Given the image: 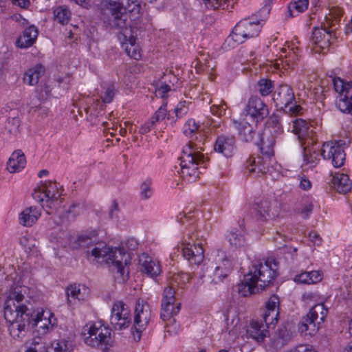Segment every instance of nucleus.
<instances>
[{
  "label": "nucleus",
  "instance_id": "nucleus-47",
  "mask_svg": "<svg viewBox=\"0 0 352 352\" xmlns=\"http://www.w3.org/2000/svg\"><path fill=\"white\" fill-rule=\"evenodd\" d=\"M230 244L234 248H241L245 244V238L243 231H231L227 235Z\"/></svg>",
  "mask_w": 352,
  "mask_h": 352
},
{
  "label": "nucleus",
  "instance_id": "nucleus-63",
  "mask_svg": "<svg viewBox=\"0 0 352 352\" xmlns=\"http://www.w3.org/2000/svg\"><path fill=\"white\" fill-rule=\"evenodd\" d=\"M10 18L12 21L19 23L21 26L24 27L28 24V21L19 14H15L11 16Z\"/></svg>",
  "mask_w": 352,
  "mask_h": 352
},
{
  "label": "nucleus",
  "instance_id": "nucleus-9",
  "mask_svg": "<svg viewBox=\"0 0 352 352\" xmlns=\"http://www.w3.org/2000/svg\"><path fill=\"white\" fill-rule=\"evenodd\" d=\"M268 124L272 129L270 135H264L261 139V151L263 155L272 156L274 155V146L275 144L281 140V135L283 132L280 118L275 114L268 119Z\"/></svg>",
  "mask_w": 352,
  "mask_h": 352
},
{
  "label": "nucleus",
  "instance_id": "nucleus-46",
  "mask_svg": "<svg viewBox=\"0 0 352 352\" xmlns=\"http://www.w3.org/2000/svg\"><path fill=\"white\" fill-rule=\"evenodd\" d=\"M54 19L61 25L67 24L71 19V12L65 6H60L54 10Z\"/></svg>",
  "mask_w": 352,
  "mask_h": 352
},
{
  "label": "nucleus",
  "instance_id": "nucleus-34",
  "mask_svg": "<svg viewBox=\"0 0 352 352\" xmlns=\"http://www.w3.org/2000/svg\"><path fill=\"white\" fill-rule=\"evenodd\" d=\"M74 347L72 338L64 336L54 340L47 347V352H72Z\"/></svg>",
  "mask_w": 352,
  "mask_h": 352
},
{
  "label": "nucleus",
  "instance_id": "nucleus-4",
  "mask_svg": "<svg viewBox=\"0 0 352 352\" xmlns=\"http://www.w3.org/2000/svg\"><path fill=\"white\" fill-rule=\"evenodd\" d=\"M271 5L265 4L256 14L241 20L234 28L227 38L232 47L244 43L247 39L257 36L261 32L264 21L270 14Z\"/></svg>",
  "mask_w": 352,
  "mask_h": 352
},
{
  "label": "nucleus",
  "instance_id": "nucleus-5",
  "mask_svg": "<svg viewBox=\"0 0 352 352\" xmlns=\"http://www.w3.org/2000/svg\"><path fill=\"white\" fill-rule=\"evenodd\" d=\"M199 148L202 150V148L190 140L182 149V153L179 157L180 171L178 173L188 182L195 181L199 177V166L206 167L207 160H205Z\"/></svg>",
  "mask_w": 352,
  "mask_h": 352
},
{
  "label": "nucleus",
  "instance_id": "nucleus-3",
  "mask_svg": "<svg viewBox=\"0 0 352 352\" xmlns=\"http://www.w3.org/2000/svg\"><path fill=\"white\" fill-rule=\"evenodd\" d=\"M277 270V263L273 258L252 265L243 281L238 285L239 294L247 297L264 289L278 276Z\"/></svg>",
  "mask_w": 352,
  "mask_h": 352
},
{
  "label": "nucleus",
  "instance_id": "nucleus-25",
  "mask_svg": "<svg viewBox=\"0 0 352 352\" xmlns=\"http://www.w3.org/2000/svg\"><path fill=\"white\" fill-rule=\"evenodd\" d=\"M235 143V138L233 136L219 135L215 141L214 149L226 157H231L236 150Z\"/></svg>",
  "mask_w": 352,
  "mask_h": 352
},
{
  "label": "nucleus",
  "instance_id": "nucleus-44",
  "mask_svg": "<svg viewBox=\"0 0 352 352\" xmlns=\"http://www.w3.org/2000/svg\"><path fill=\"white\" fill-rule=\"evenodd\" d=\"M309 1L293 0L288 5V15L290 17H294L305 12L308 8Z\"/></svg>",
  "mask_w": 352,
  "mask_h": 352
},
{
  "label": "nucleus",
  "instance_id": "nucleus-33",
  "mask_svg": "<svg viewBox=\"0 0 352 352\" xmlns=\"http://www.w3.org/2000/svg\"><path fill=\"white\" fill-rule=\"evenodd\" d=\"M314 144L301 145L302 146L303 163L302 166H308V168L315 167L320 161L318 151L314 148Z\"/></svg>",
  "mask_w": 352,
  "mask_h": 352
},
{
  "label": "nucleus",
  "instance_id": "nucleus-55",
  "mask_svg": "<svg viewBox=\"0 0 352 352\" xmlns=\"http://www.w3.org/2000/svg\"><path fill=\"white\" fill-rule=\"evenodd\" d=\"M226 109V104L224 102H221L219 104H212L210 107V111L213 115L221 116L225 115Z\"/></svg>",
  "mask_w": 352,
  "mask_h": 352
},
{
  "label": "nucleus",
  "instance_id": "nucleus-7",
  "mask_svg": "<svg viewBox=\"0 0 352 352\" xmlns=\"http://www.w3.org/2000/svg\"><path fill=\"white\" fill-rule=\"evenodd\" d=\"M111 329L101 322L89 323L82 329V336L86 344L99 348L109 342Z\"/></svg>",
  "mask_w": 352,
  "mask_h": 352
},
{
  "label": "nucleus",
  "instance_id": "nucleus-26",
  "mask_svg": "<svg viewBox=\"0 0 352 352\" xmlns=\"http://www.w3.org/2000/svg\"><path fill=\"white\" fill-rule=\"evenodd\" d=\"M279 298L276 295H272L265 303V311L263 314V320L267 324L277 323L279 316Z\"/></svg>",
  "mask_w": 352,
  "mask_h": 352
},
{
  "label": "nucleus",
  "instance_id": "nucleus-59",
  "mask_svg": "<svg viewBox=\"0 0 352 352\" xmlns=\"http://www.w3.org/2000/svg\"><path fill=\"white\" fill-rule=\"evenodd\" d=\"M170 91V87L166 84H162L155 89L156 96L164 98L167 96V93Z\"/></svg>",
  "mask_w": 352,
  "mask_h": 352
},
{
  "label": "nucleus",
  "instance_id": "nucleus-39",
  "mask_svg": "<svg viewBox=\"0 0 352 352\" xmlns=\"http://www.w3.org/2000/svg\"><path fill=\"white\" fill-rule=\"evenodd\" d=\"M322 278V274L320 271H311L296 275L294 280L296 283L310 285L320 282Z\"/></svg>",
  "mask_w": 352,
  "mask_h": 352
},
{
  "label": "nucleus",
  "instance_id": "nucleus-41",
  "mask_svg": "<svg viewBox=\"0 0 352 352\" xmlns=\"http://www.w3.org/2000/svg\"><path fill=\"white\" fill-rule=\"evenodd\" d=\"M328 310L324 304L318 303L310 309L306 316L313 319V322L319 325L321 322H324Z\"/></svg>",
  "mask_w": 352,
  "mask_h": 352
},
{
  "label": "nucleus",
  "instance_id": "nucleus-52",
  "mask_svg": "<svg viewBox=\"0 0 352 352\" xmlns=\"http://www.w3.org/2000/svg\"><path fill=\"white\" fill-rule=\"evenodd\" d=\"M314 210L313 201L311 199L305 200L299 209V213L303 219L309 217Z\"/></svg>",
  "mask_w": 352,
  "mask_h": 352
},
{
  "label": "nucleus",
  "instance_id": "nucleus-62",
  "mask_svg": "<svg viewBox=\"0 0 352 352\" xmlns=\"http://www.w3.org/2000/svg\"><path fill=\"white\" fill-rule=\"evenodd\" d=\"M126 10L129 12H138L140 9V3L138 0H128Z\"/></svg>",
  "mask_w": 352,
  "mask_h": 352
},
{
  "label": "nucleus",
  "instance_id": "nucleus-37",
  "mask_svg": "<svg viewBox=\"0 0 352 352\" xmlns=\"http://www.w3.org/2000/svg\"><path fill=\"white\" fill-rule=\"evenodd\" d=\"M333 186L342 194L349 192L352 188V182L349 176L344 173H336L332 179Z\"/></svg>",
  "mask_w": 352,
  "mask_h": 352
},
{
  "label": "nucleus",
  "instance_id": "nucleus-13",
  "mask_svg": "<svg viewBox=\"0 0 352 352\" xmlns=\"http://www.w3.org/2000/svg\"><path fill=\"white\" fill-rule=\"evenodd\" d=\"M151 311L150 305L144 300L138 299L134 311L133 327L140 339L141 333L146 329L151 320Z\"/></svg>",
  "mask_w": 352,
  "mask_h": 352
},
{
  "label": "nucleus",
  "instance_id": "nucleus-8",
  "mask_svg": "<svg viewBox=\"0 0 352 352\" xmlns=\"http://www.w3.org/2000/svg\"><path fill=\"white\" fill-rule=\"evenodd\" d=\"M61 192L56 182H48L41 184L32 193L34 199L50 209L56 210L61 203Z\"/></svg>",
  "mask_w": 352,
  "mask_h": 352
},
{
  "label": "nucleus",
  "instance_id": "nucleus-42",
  "mask_svg": "<svg viewBox=\"0 0 352 352\" xmlns=\"http://www.w3.org/2000/svg\"><path fill=\"white\" fill-rule=\"evenodd\" d=\"M20 126V119L19 118V111L17 109L12 110L7 118L6 124V131L8 134H16Z\"/></svg>",
  "mask_w": 352,
  "mask_h": 352
},
{
  "label": "nucleus",
  "instance_id": "nucleus-16",
  "mask_svg": "<svg viewBox=\"0 0 352 352\" xmlns=\"http://www.w3.org/2000/svg\"><path fill=\"white\" fill-rule=\"evenodd\" d=\"M246 119L250 117L254 122H261L269 115L267 106L257 96H252L243 110Z\"/></svg>",
  "mask_w": 352,
  "mask_h": 352
},
{
  "label": "nucleus",
  "instance_id": "nucleus-35",
  "mask_svg": "<svg viewBox=\"0 0 352 352\" xmlns=\"http://www.w3.org/2000/svg\"><path fill=\"white\" fill-rule=\"evenodd\" d=\"M26 164V159L21 150L12 153L7 163V169L10 173H16L23 169Z\"/></svg>",
  "mask_w": 352,
  "mask_h": 352
},
{
  "label": "nucleus",
  "instance_id": "nucleus-38",
  "mask_svg": "<svg viewBox=\"0 0 352 352\" xmlns=\"http://www.w3.org/2000/svg\"><path fill=\"white\" fill-rule=\"evenodd\" d=\"M199 129V125L195 122V120L189 119L183 126V133L190 140L201 142L202 133Z\"/></svg>",
  "mask_w": 352,
  "mask_h": 352
},
{
  "label": "nucleus",
  "instance_id": "nucleus-2",
  "mask_svg": "<svg viewBox=\"0 0 352 352\" xmlns=\"http://www.w3.org/2000/svg\"><path fill=\"white\" fill-rule=\"evenodd\" d=\"M21 285H12L4 305V318L10 336L21 341L26 336L31 324L30 311L23 304L24 295Z\"/></svg>",
  "mask_w": 352,
  "mask_h": 352
},
{
  "label": "nucleus",
  "instance_id": "nucleus-51",
  "mask_svg": "<svg viewBox=\"0 0 352 352\" xmlns=\"http://www.w3.org/2000/svg\"><path fill=\"white\" fill-rule=\"evenodd\" d=\"M140 197L142 199L146 200L151 197L153 195V189L151 187V181L146 179L143 182L140 186Z\"/></svg>",
  "mask_w": 352,
  "mask_h": 352
},
{
  "label": "nucleus",
  "instance_id": "nucleus-48",
  "mask_svg": "<svg viewBox=\"0 0 352 352\" xmlns=\"http://www.w3.org/2000/svg\"><path fill=\"white\" fill-rule=\"evenodd\" d=\"M207 8L217 9L222 8L224 10L232 8L235 0H203Z\"/></svg>",
  "mask_w": 352,
  "mask_h": 352
},
{
  "label": "nucleus",
  "instance_id": "nucleus-57",
  "mask_svg": "<svg viewBox=\"0 0 352 352\" xmlns=\"http://www.w3.org/2000/svg\"><path fill=\"white\" fill-rule=\"evenodd\" d=\"M319 295L317 292L313 291L305 292L302 295V300L306 302L316 301L318 299Z\"/></svg>",
  "mask_w": 352,
  "mask_h": 352
},
{
  "label": "nucleus",
  "instance_id": "nucleus-27",
  "mask_svg": "<svg viewBox=\"0 0 352 352\" xmlns=\"http://www.w3.org/2000/svg\"><path fill=\"white\" fill-rule=\"evenodd\" d=\"M216 259V266L214 270V279L223 280L232 269V261L223 252H220Z\"/></svg>",
  "mask_w": 352,
  "mask_h": 352
},
{
  "label": "nucleus",
  "instance_id": "nucleus-6",
  "mask_svg": "<svg viewBox=\"0 0 352 352\" xmlns=\"http://www.w3.org/2000/svg\"><path fill=\"white\" fill-rule=\"evenodd\" d=\"M272 99L276 107L283 109L291 116L300 115L302 108L296 102L293 89L286 84L280 85L273 93Z\"/></svg>",
  "mask_w": 352,
  "mask_h": 352
},
{
  "label": "nucleus",
  "instance_id": "nucleus-28",
  "mask_svg": "<svg viewBox=\"0 0 352 352\" xmlns=\"http://www.w3.org/2000/svg\"><path fill=\"white\" fill-rule=\"evenodd\" d=\"M141 271L151 278L157 277L161 273L160 262L147 254H143L140 257Z\"/></svg>",
  "mask_w": 352,
  "mask_h": 352
},
{
  "label": "nucleus",
  "instance_id": "nucleus-29",
  "mask_svg": "<svg viewBox=\"0 0 352 352\" xmlns=\"http://www.w3.org/2000/svg\"><path fill=\"white\" fill-rule=\"evenodd\" d=\"M67 302L70 306L76 305L85 300L87 296V289L80 285L71 284L66 289Z\"/></svg>",
  "mask_w": 352,
  "mask_h": 352
},
{
  "label": "nucleus",
  "instance_id": "nucleus-36",
  "mask_svg": "<svg viewBox=\"0 0 352 352\" xmlns=\"http://www.w3.org/2000/svg\"><path fill=\"white\" fill-rule=\"evenodd\" d=\"M44 72V67L41 64H37L25 72L23 78V82L30 86H34L38 82L39 78Z\"/></svg>",
  "mask_w": 352,
  "mask_h": 352
},
{
  "label": "nucleus",
  "instance_id": "nucleus-15",
  "mask_svg": "<svg viewBox=\"0 0 352 352\" xmlns=\"http://www.w3.org/2000/svg\"><path fill=\"white\" fill-rule=\"evenodd\" d=\"M327 142L322 145L321 155L324 160H331L332 165L335 168L341 167L345 161L346 154L342 147V142Z\"/></svg>",
  "mask_w": 352,
  "mask_h": 352
},
{
  "label": "nucleus",
  "instance_id": "nucleus-50",
  "mask_svg": "<svg viewBox=\"0 0 352 352\" xmlns=\"http://www.w3.org/2000/svg\"><path fill=\"white\" fill-rule=\"evenodd\" d=\"M274 89L273 81L269 79L262 78L258 82V89L263 96L270 95Z\"/></svg>",
  "mask_w": 352,
  "mask_h": 352
},
{
  "label": "nucleus",
  "instance_id": "nucleus-64",
  "mask_svg": "<svg viewBox=\"0 0 352 352\" xmlns=\"http://www.w3.org/2000/svg\"><path fill=\"white\" fill-rule=\"evenodd\" d=\"M39 342L34 340L29 346L27 347L25 352H39Z\"/></svg>",
  "mask_w": 352,
  "mask_h": 352
},
{
  "label": "nucleus",
  "instance_id": "nucleus-40",
  "mask_svg": "<svg viewBox=\"0 0 352 352\" xmlns=\"http://www.w3.org/2000/svg\"><path fill=\"white\" fill-rule=\"evenodd\" d=\"M41 213L35 207L25 208L20 214L19 222L23 226H32L40 217Z\"/></svg>",
  "mask_w": 352,
  "mask_h": 352
},
{
  "label": "nucleus",
  "instance_id": "nucleus-1",
  "mask_svg": "<svg viewBox=\"0 0 352 352\" xmlns=\"http://www.w3.org/2000/svg\"><path fill=\"white\" fill-rule=\"evenodd\" d=\"M78 243L82 247H87V254H91L98 262L111 265L117 281L125 283L128 280L131 257L124 248H112L103 242L94 243L93 239L87 235L80 236Z\"/></svg>",
  "mask_w": 352,
  "mask_h": 352
},
{
  "label": "nucleus",
  "instance_id": "nucleus-61",
  "mask_svg": "<svg viewBox=\"0 0 352 352\" xmlns=\"http://www.w3.org/2000/svg\"><path fill=\"white\" fill-rule=\"evenodd\" d=\"M78 208V206L75 204H70L67 208H65V212L66 213L67 217H74L77 214H78L79 212L76 210Z\"/></svg>",
  "mask_w": 352,
  "mask_h": 352
},
{
  "label": "nucleus",
  "instance_id": "nucleus-24",
  "mask_svg": "<svg viewBox=\"0 0 352 352\" xmlns=\"http://www.w3.org/2000/svg\"><path fill=\"white\" fill-rule=\"evenodd\" d=\"M265 155L267 158L260 156L251 157L247 160L245 168L250 173L260 177L269 171L270 166L268 158L270 156Z\"/></svg>",
  "mask_w": 352,
  "mask_h": 352
},
{
  "label": "nucleus",
  "instance_id": "nucleus-21",
  "mask_svg": "<svg viewBox=\"0 0 352 352\" xmlns=\"http://www.w3.org/2000/svg\"><path fill=\"white\" fill-rule=\"evenodd\" d=\"M274 327L272 324H267L262 320H252L247 328V335L256 342H262L270 336L269 329Z\"/></svg>",
  "mask_w": 352,
  "mask_h": 352
},
{
  "label": "nucleus",
  "instance_id": "nucleus-56",
  "mask_svg": "<svg viewBox=\"0 0 352 352\" xmlns=\"http://www.w3.org/2000/svg\"><path fill=\"white\" fill-rule=\"evenodd\" d=\"M156 122L151 118L148 121L142 124L139 129V133L146 134L150 132L155 126Z\"/></svg>",
  "mask_w": 352,
  "mask_h": 352
},
{
  "label": "nucleus",
  "instance_id": "nucleus-43",
  "mask_svg": "<svg viewBox=\"0 0 352 352\" xmlns=\"http://www.w3.org/2000/svg\"><path fill=\"white\" fill-rule=\"evenodd\" d=\"M318 328V325L313 322V319H310V318L307 316L302 318L298 324L299 332L305 336L309 335L312 336L317 332Z\"/></svg>",
  "mask_w": 352,
  "mask_h": 352
},
{
  "label": "nucleus",
  "instance_id": "nucleus-11",
  "mask_svg": "<svg viewBox=\"0 0 352 352\" xmlns=\"http://www.w3.org/2000/svg\"><path fill=\"white\" fill-rule=\"evenodd\" d=\"M131 322V310L122 300L116 301L111 309L110 323L115 330L128 328Z\"/></svg>",
  "mask_w": 352,
  "mask_h": 352
},
{
  "label": "nucleus",
  "instance_id": "nucleus-10",
  "mask_svg": "<svg viewBox=\"0 0 352 352\" xmlns=\"http://www.w3.org/2000/svg\"><path fill=\"white\" fill-rule=\"evenodd\" d=\"M333 83L338 94L336 100V107L342 112L352 114V96L349 95L352 88V82H345L340 78H335Z\"/></svg>",
  "mask_w": 352,
  "mask_h": 352
},
{
  "label": "nucleus",
  "instance_id": "nucleus-60",
  "mask_svg": "<svg viewBox=\"0 0 352 352\" xmlns=\"http://www.w3.org/2000/svg\"><path fill=\"white\" fill-rule=\"evenodd\" d=\"M312 186L311 181L305 175L300 177L299 188L303 190H309Z\"/></svg>",
  "mask_w": 352,
  "mask_h": 352
},
{
  "label": "nucleus",
  "instance_id": "nucleus-30",
  "mask_svg": "<svg viewBox=\"0 0 352 352\" xmlns=\"http://www.w3.org/2000/svg\"><path fill=\"white\" fill-rule=\"evenodd\" d=\"M298 60V56L294 49L283 47L279 52L278 59L276 60V65L278 68H280L281 66L285 69H292L294 67Z\"/></svg>",
  "mask_w": 352,
  "mask_h": 352
},
{
  "label": "nucleus",
  "instance_id": "nucleus-31",
  "mask_svg": "<svg viewBox=\"0 0 352 352\" xmlns=\"http://www.w3.org/2000/svg\"><path fill=\"white\" fill-rule=\"evenodd\" d=\"M121 34L124 36L125 41L122 43V47L124 49L126 53L131 58L138 60L141 57L140 50L138 44L136 42V38L133 35H130L127 38L128 30L124 29L120 30Z\"/></svg>",
  "mask_w": 352,
  "mask_h": 352
},
{
  "label": "nucleus",
  "instance_id": "nucleus-20",
  "mask_svg": "<svg viewBox=\"0 0 352 352\" xmlns=\"http://www.w3.org/2000/svg\"><path fill=\"white\" fill-rule=\"evenodd\" d=\"M292 131L297 135L301 145L315 144L313 131L310 129L309 123L301 118H297L292 121Z\"/></svg>",
  "mask_w": 352,
  "mask_h": 352
},
{
  "label": "nucleus",
  "instance_id": "nucleus-12",
  "mask_svg": "<svg viewBox=\"0 0 352 352\" xmlns=\"http://www.w3.org/2000/svg\"><path fill=\"white\" fill-rule=\"evenodd\" d=\"M104 6L111 13L109 21L111 28L122 31L126 29V8L123 6L120 0H104Z\"/></svg>",
  "mask_w": 352,
  "mask_h": 352
},
{
  "label": "nucleus",
  "instance_id": "nucleus-32",
  "mask_svg": "<svg viewBox=\"0 0 352 352\" xmlns=\"http://www.w3.org/2000/svg\"><path fill=\"white\" fill-rule=\"evenodd\" d=\"M38 34L37 28L33 25L27 27L17 39L16 44L20 48H28L36 41Z\"/></svg>",
  "mask_w": 352,
  "mask_h": 352
},
{
  "label": "nucleus",
  "instance_id": "nucleus-53",
  "mask_svg": "<svg viewBox=\"0 0 352 352\" xmlns=\"http://www.w3.org/2000/svg\"><path fill=\"white\" fill-rule=\"evenodd\" d=\"M188 103L186 101H180L174 109L175 114V119H180L185 116L188 112Z\"/></svg>",
  "mask_w": 352,
  "mask_h": 352
},
{
  "label": "nucleus",
  "instance_id": "nucleus-58",
  "mask_svg": "<svg viewBox=\"0 0 352 352\" xmlns=\"http://www.w3.org/2000/svg\"><path fill=\"white\" fill-rule=\"evenodd\" d=\"M191 276L188 273H179L175 276V280L177 284L181 285L182 286L183 285H185L186 283H188L190 280L191 279Z\"/></svg>",
  "mask_w": 352,
  "mask_h": 352
},
{
  "label": "nucleus",
  "instance_id": "nucleus-19",
  "mask_svg": "<svg viewBox=\"0 0 352 352\" xmlns=\"http://www.w3.org/2000/svg\"><path fill=\"white\" fill-rule=\"evenodd\" d=\"M191 241L182 243L183 256L188 260L190 265H200L204 258V250L201 243H196L193 239Z\"/></svg>",
  "mask_w": 352,
  "mask_h": 352
},
{
  "label": "nucleus",
  "instance_id": "nucleus-22",
  "mask_svg": "<svg viewBox=\"0 0 352 352\" xmlns=\"http://www.w3.org/2000/svg\"><path fill=\"white\" fill-rule=\"evenodd\" d=\"M257 214L261 221L274 219L279 215L280 208L274 199H263L257 204Z\"/></svg>",
  "mask_w": 352,
  "mask_h": 352
},
{
  "label": "nucleus",
  "instance_id": "nucleus-14",
  "mask_svg": "<svg viewBox=\"0 0 352 352\" xmlns=\"http://www.w3.org/2000/svg\"><path fill=\"white\" fill-rule=\"evenodd\" d=\"M175 292L172 287H166L163 292L160 318L163 321L170 320L180 311V304H175Z\"/></svg>",
  "mask_w": 352,
  "mask_h": 352
},
{
  "label": "nucleus",
  "instance_id": "nucleus-54",
  "mask_svg": "<svg viewBox=\"0 0 352 352\" xmlns=\"http://www.w3.org/2000/svg\"><path fill=\"white\" fill-rule=\"evenodd\" d=\"M116 89H115L114 85H108L104 91L103 95L102 96L101 98L102 100V102L104 103H110L112 102L116 93Z\"/></svg>",
  "mask_w": 352,
  "mask_h": 352
},
{
  "label": "nucleus",
  "instance_id": "nucleus-17",
  "mask_svg": "<svg viewBox=\"0 0 352 352\" xmlns=\"http://www.w3.org/2000/svg\"><path fill=\"white\" fill-rule=\"evenodd\" d=\"M31 324L36 327L37 331L41 335H45L52 330L56 324V318L49 309H41L33 316L30 314Z\"/></svg>",
  "mask_w": 352,
  "mask_h": 352
},
{
  "label": "nucleus",
  "instance_id": "nucleus-49",
  "mask_svg": "<svg viewBox=\"0 0 352 352\" xmlns=\"http://www.w3.org/2000/svg\"><path fill=\"white\" fill-rule=\"evenodd\" d=\"M343 11L340 8L333 7L329 10L328 15L325 16L327 25L333 28L342 15Z\"/></svg>",
  "mask_w": 352,
  "mask_h": 352
},
{
  "label": "nucleus",
  "instance_id": "nucleus-45",
  "mask_svg": "<svg viewBox=\"0 0 352 352\" xmlns=\"http://www.w3.org/2000/svg\"><path fill=\"white\" fill-rule=\"evenodd\" d=\"M151 118L156 122V124L160 121L164 120V119L170 121V124L172 126H173L177 122V119H175L174 116H172L167 113L166 102H164L162 104V105L158 108V109L155 112Z\"/></svg>",
  "mask_w": 352,
  "mask_h": 352
},
{
  "label": "nucleus",
  "instance_id": "nucleus-18",
  "mask_svg": "<svg viewBox=\"0 0 352 352\" xmlns=\"http://www.w3.org/2000/svg\"><path fill=\"white\" fill-rule=\"evenodd\" d=\"M329 26L324 25L322 28H315L312 31L311 42L316 53H321V50H327L333 39V30Z\"/></svg>",
  "mask_w": 352,
  "mask_h": 352
},
{
  "label": "nucleus",
  "instance_id": "nucleus-23",
  "mask_svg": "<svg viewBox=\"0 0 352 352\" xmlns=\"http://www.w3.org/2000/svg\"><path fill=\"white\" fill-rule=\"evenodd\" d=\"M234 128L238 131V135L241 140L245 142H250L253 140L256 134L257 123L250 124L247 119L241 120H233Z\"/></svg>",
  "mask_w": 352,
  "mask_h": 352
}]
</instances>
